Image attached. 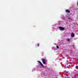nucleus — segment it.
<instances>
[{
    "mask_svg": "<svg viewBox=\"0 0 78 78\" xmlns=\"http://www.w3.org/2000/svg\"><path fill=\"white\" fill-rule=\"evenodd\" d=\"M38 47H39V44L38 43L37 44Z\"/></svg>",
    "mask_w": 78,
    "mask_h": 78,
    "instance_id": "6e6552de",
    "label": "nucleus"
},
{
    "mask_svg": "<svg viewBox=\"0 0 78 78\" xmlns=\"http://www.w3.org/2000/svg\"><path fill=\"white\" fill-rule=\"evenodd\" d=\"M72 37H74L75 36V34L73 33H72L71 34Z\"/></svg>",
    "mask_w": 78,
    "mask_h": 78,
    "instance_id": "39448f33",
    "label": "nucleus"
},
{
    "mask_svg": "<svg viewBox=\"0 0 78 78\" xmlns=\"http://www.w3.org/2000/svg\"><path fill=\"white\" fill-rule=\"evenodd\" d=\"M37 62H39V64H40V65H41V66H42V67H44V66L43 64H42V63L41 62H40V61H37Z\"/></svg>",
    "mask_w": 78,
    "mask_h": 78,
    "instance_id": "7ed1b4c3",
    "label": "nucleus"
},
{
    "mask_svg": "<svg viewBox=\"0 0 78 78\" xmlns=\"http://www.w3.org/2000/svg\"><path fill=\"white\" fill-rule=\"evenodd\" d=\"M73 47H74V45H73Z\"/></svg>",
    "mask_w": 78,
    "mask_h": 78,
    "instance_id": "9b49d317",
    "label": "nucleus"
},
{
    "mask_svg": "<svg viewBox=\"0 0 78 78\" xmlns=\"http://www.w3.org/2000/svg\"><path fill=\"white\" fill-rule=\"evenodd\" d=\"M67 41H68V42H69V41H70V39H68L67 40Z\"/></svg>",
    "mask_w": 78,
    "mask_h": 78,
    "instance_id": "0eeeda50",
    "label": "nucleus"
},
{
    "mask_svg": "<svg viewBox=\"0 0 78 78\" xmlns=\"http://www.w3.org/2000/svg\"><path fill=\"white\" fill-rule=\"evenodd\" d=\"M76 69H78V66H76Z\"/></svg>",
    "mask_w": 78,
    "mask_h": 78,
    "instance_id": "423d86ee",
    "label": "nucleus"
},
{
    "mask_svg": "<svg viewBox=\"0 0 78 78\" xmlns=\"http://www.w3.org/2000/svg\"><path fill=\"white\" fill-rule=\"evenodd\" d=\"M71 19L70 18H69V19Z\"/></svg>",
    "mask_w": 78,
    "mask_h": 78,
    "instance_id": "9d476101",
    "label": "nucleus"
},
{
    "mask_svg": "<svg viewBox=\"0 0 78 78\" xmlns=\"http://www.w3.org/2000/svg\"><path fill=\"white\" fill-rule=\"evenodd\" d=\"M42 61L43 62V64H45L46 63V62L45 61V59L44 58L42 59Z\"/></svg>",
    "mask_w": 78,
    "mask_h": 78,
    "instance_id": "f257e3e1",
    "label": "nucleus"
},
{
    "mask_svg": "<svg viewBox=\"0 0 78 78\" xmlns=\"http://www.w3.org/2000/svg\"><path fill=\"white\" fill-rule=\"evenodd\" d=\"M57 48H59V46H57Z\"/></svg>",
    "mask_w": 78,
    "mask_h": 78,
    "instance_id": "1a4fd4ad",
    "label": "nucleus"
},
{
    "mask_svg": "<svg viewBox=\"0 0 78 78\" xmlns=\"http://www.w3.org/2000/svg\"><path fill=\"white\" fill-rule=\"evenodd\" d=\"M65 11L66 12H67L68 13H70V11L69 10H68V9H66L65 10Z\"/></svg>",
    "mask_w": 78,
    "mask_h": 78,
    "instance_id": "20e7f679",
    "label": "nucleus"
},
{
    "mask_svg": "<svg viewBox=\"0 0 78 78\" xmlns=\"http://www.w3.org/2000/svg\"><path fill=\"white\" fill-rule=\"evenodd\" d=\"M59 28L60 29H61V31H63V30H64L65 29L64 28L61 27H59Z\"/></svg>",
    "mask_w": 78,
    "mask_h": 78,
    "instance_id": "f03ea898",
    "label": "nucleus"
}]
</instances>
